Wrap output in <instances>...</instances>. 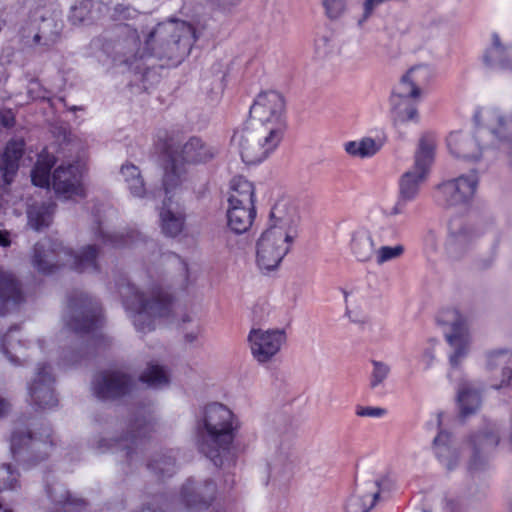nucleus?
Wrapping results in <instances>:
<instances>
[{
    "label": "nucleus",
    "mask_w": 512,
    "mask_h": 512,
    "mask_svg": "<svg viewBox=\"0 0 512 512\" xmlns=\"http://www.w3.org/2000/svg\"><path fill=\"white\" fill-rule=\"evenodd\" d=\"M197 37L195 28L179 19L147 25L141 34L133 30L117 42L114 62L137 72L142 70L141 62L152 57L177 66L189 55Z\"/></svg>",
    "instance_id": "f257e3e1"
},
{
    "label": "nucleus",
    "mask_w": 512,
    "mask_h": 512,
    "mask_svg": "<svg viewBox=\"0 0 512 512\" xmlns=\"http://www.w3.org/2000/svg\"><path fill=\"white\" fill-rule=\"evenodd\" d=\"M64 330L68 334L69 347H63L60 365L77 364L89 346L98 347L104 341L100 332L103 323L99 302L83 291H73L67 299L63 315Z\"/></svg>",
    "instance_id": "f03ea898"
},
{
    "label": "nucleus",
    "mask_w": 512,
    "mask_h": 512,
    "mask_svg": "<svg viewBox=\"0 0 512 512\" xmlns=\"http://www.w3.org/2000/svg\"><path fill=\"white\" fill-rule=\"evenodd\" d=\"M241 427L238 416L226 405L213 402L203 408L197 422L199 451L217 467L231 458L232 444Z\"/></svg>",
    "instance_id": "7ed1b4c3"
},
{
    "label": "nucleus",
    "mask_w": 512,
    "mask_h": 512,
    "mask_svg": "<svg viewBox=\"0 0 512 512\" xmlns=\"http://www.w3.org/2000/svg\"><path fill=\"white\" fill-rule=\"evenodd\" d=\"M443 413L435 417V425L439 429L433 441V451L438 461L449 471L454 470L464 449H469L470 459L468 470L475 473L484 469L488 463L490 453L499 444V435L495 424L485 423L482 430L472 433L464 444V447H457L452 435L441 429Z\"/></svg>",
    "instance_id": "20e7f679"
},
{
    "label": "nucleus",
    "mask_w": 512,
    "mask_h": 512,
    "mask_svg": "<svg viewBox=\"0 0 512 512\" xmlns=\"http://www.w3.org/2000/svg\"><path fill=\"white\" fill-rule=\"evenodd\" d=\"M477 126L476 135L463 131L452 132L447 138L450 153L465 161H477L483 154L485 145L478 138L490 136L498 140L512 155V134L505 135L506 130H512V116L505 119L496 108H481L474 114Z\"/></svg>",
    "instance_id": "39448f33"
},
{
    "label": "nucleus",
    "mask_w": 512,
    "mask_h": 512,
    "mask_svg": "<svg viewBox=\"0 0 512 512\" xmlns=\"http://www.w3.org/2000/svg\"><path fill=\"white\" fill-rule=\"evenodd\" d=\"M118 290L123 306L139 333L152 331L156 320L172 322L173 297L161 285L151 284L146 294L127 281L119 283Z\"/></svg>",
    "instance_id": "423d86ee"
},
{
    "label": "nucleus",
    "mask_w": 512,
    "mask_h": 512,
    "mask_svg": "<svg viewBox=\"0 0 512 512\" xmlns=\"http://www.w3.org/2000/svg\"><path fill=\"white\" fill-rule=\"evenodd\" d=\"M98 256L97 244H87L75 252L58 240L46 238L35 244L32 263L43 274H51L60 266H68L78 273H97Z\"/></svg>",
    "instance_id": "0eeeda50"
},
{
    "label": "nucleus",
    "mask_w": 512,
    "mask_h": 512,
    "mask_svg": "<svg viewBox=\"0 0 512 512\" xmlns=\"http://www.w3.org/2000/svg\"><path fill=\"white\" fill-rule=\"evenodd\" d=\"M175 139L172 136H166L162 145V150L169 157L165 166L163 176V189L165 198L159 212L160 227L162 232L169 237L178 236L185 223V210L178 200H174L182 190L185 181V168L179 164L173 157L175 150Z\"/></svg>",
    "instance_id": "6e6552de"
},
{
    "label": "nucleus",
    "mask_w": 512,
    "mask_h": 512,
    "mask_svg": "<svg viewBox=\"0 0 512 512\" xmlns=\"http://www.w3.org/2000/svg\"><path fill=\"white\" fill-rule=\"evenodd\" d=\"M55 163V156L44 148L38 154L35 166L31 171L32 183L41 188H49L52 183L55 193L65 199L85 197V189L82 184V164L79 161L62 163L51 175V168Z\"/></svg>",
    "instance_id": "1a4fd4ad"
},
{
    "label": "nucleus",
    "mask_w": 512,
    "mask_h": 512,
    "mask_svg": "<svg viewBox=\"0 0 512 512\" xmlns=\"http://www.w3.org/2000/svg\"><path fill=\"white\" fill-rule=\"evenodd\" d=\"M433 77L427 65H417L404 74L390 96L391 114L395 125L418 122V103Z\"/></svg>",
    "instance_id": "9d476101"
},
{
    "label": "nucleus",
    "mask_w": 512,
    "mask_h": 512,
    "mask_svg": "<svg viewBox=\"0 0 512 512\" xmlns=\"http://www.w3.org/2000/svg\"><path fill=\"white\" fill-rule=\"evenodd\" d=\"M63 27L61 13L57 9L52 5H37L30 9L19 36L25 46L44 53L59 43Z\"/></svg>",
    "instance_id": "9b49d317"
},
{
    "label": "nucleus",
    "mask_w": 512,
    "mask_h": 512,
    "mask_svg": "<svg viewBox=\"0 0 512 512\" xmlns=\"http://www.w3.org/2000/svg\"><path fill=\"white\" fill-rule=\"evenodd\" d=\"M435 146L432 135L426 134L421 137L414 156V164L399 179V196L391 214L404 213L407 204L417 198L433 164Z\"/></svg>",
    "instance_id": "f8f14e48"
},
{
    "label": "nucleus",
    "mask_w": 512,
    "mask_h": 512,
    "mask_svg": "<svg viewBox=\"0 0 512 512\" xmlns=\"http://www.w3.org/2000/svg\"><path fill=\"white\" fill-rule=\"evenodd\" d=\"M283 137L265 127H245L234 132L231 145L238 150L241 159L248 165L258 164L273 153Z\"/></svg>",
    "instance_id": "ddd939ff"
},
{
    "label": "nucleus",
    "mask_w": 512,
    "mask_h": 512,
    "mask_svg": "<svg viewBox=\"0 0 512 512\" xmlns=\"http://www.w3.org/2000/svg\"><path fill=\"white\" fill-rule=\"evenodd\" d=\"M437 321L440 325L446 327L444 334L447 342L453 348L449 355L451 370L448 372V378L453 380L462 361L466 358L470 348V335L467 329L465 318L457 309L447 308L442 310Z\"/></svg>",
    "instance_id": "4468645a"
},
{
    "label": "nucleus",
    "mask_w": 512,
    "mask_h": 512,
    "mask_svg": "<svg viewBox=\"0 0 512 512\" xmlns=\"http://www.w3.org/2000/svg\"><path fill=\"white\" fill-rule=\"evenodd\" d=\"M11 453L15 461L30 468L45 459L53 448L52 431L44 426L39 433L13 431L10 439Z\"/></svg>",
    "instance_id": "2eb2a0df"
},
{
    "label": "nucleus",
    "mask_w": 512,
    "mask_h": 512,
    "mask_svg": "<svg viewBox=\"0 0 512 512\" xmlns=\"http://www.w3.org/2000/svg\"><path fill=\"white\" fill-rule=\"evenodd\" d=\"M285 101L283 96L276 91H266L258 94L250 107L252 126L265 127L268 131L281 137L286 130L284 116Z\"/></svg>",
    "instance_id": "dca6fc26"
},
{
    "label": "nucleus",
    "mask_w": 512,
    "mask_h": 512,
    "mask_svg": "<svg viewBox=\"0 0 512 512\" xmlns=\"http://www.w3.org/2000/svg\"><path fill=\"white\" fill-rule=\"evenodd\" d=\"M153 427L154 424L144 413L129 422L127 433L124 436L109 440L104 437L100 438L93 447L98 453L122 451L129 461H133L138 454V449L153 431Z\"/></svg>",
    "instance_id": "f3484780"
},
{
    "label": "nucleus",
    "mask_w": 512,
    "mask_h": 512,
    "mask_svg": "<svg viewBox=\"0 0 512 512\" xmlns=\"http://www.w3.org/2000/svg\"><path fill=\"white\" fill-rule=\"evenodd\" d=\"M479 177L475 170L440 183L435 192L438 205L445 208L468 206L478 189Z\"/></svg>",
    "instance_id": "a211bd4d"
},
{
    "label": "nucleus",
    "mask_w": 512,
    "mask_h": 512,
    "mask_svg": "<svg viewBox=\"0 0 512 512\" xmlns=\"http://www.w3.org/2000/svg\"><path fill=\"white\" fill-rule=\"evenodd\" d=\"M294 239L275 229H266L257 242L256 263L261 270L271 271L279 266L290 251Z\"/></svg>",
    "instance_id": "6ab92c4d"
},
{
    "label": "nucleus",
    "mask_w": 512,
    "mask_h": 512,
    "mask_svg": "<svg viewBox=\"0 0 512 512\" xmlns=\"http://www.w3.org/2000/svg\"><path fill=\"white\" fill-rule=\"evenodd\" d=\"M135 385V380L127 373L107 370L95 375L92 392L100 400H114L130 395Z\"/></svg>",
    "instance_id": "aec40b11"
},
{
    "label": "nucleus",
    "mask_w": 512,
    "mask_h": 512,
    "mask_svg": "<svg viewBox=\"0 0 512 512\" xmlns=\"http://www.w3.org/2000/svg\"><path fill=\"white\" fill-rule=\"evenodd\" d=\"M285 341L286 334L281 329H252L248 335L251 354L260 364L276 356Z\"/></svg>",
    "instance_id": "412c9836"
},
{
    "label": "nucleus",
    "mask_w": 512,
    "mask_h": 512,
    "mask_svg": "<svg viewBox=\"0 0 512 512\" xmlns=\"http://www.w3.org/2000/svg\"><path fill=\"white\" fill-rule=\"evenodd\" d=\"M54 382L51 367L45 363L39 364L35 376L28 384V393L33 405L41 409H50L57 405Z\"/></svg>",
    "instance_id": "4be33fe9"
},
{
    "label": "nucleus",
    "mask_w": 512,
    "mask_h": 512,
    "mask_svg": "<svg viewBox=\"0 0 512 512\" xmlns=\"http://www.w3.org/2000/svg\"><path fill=\"white\" fill-rule=\"evenodd\" d=\"M269 220L267 229H275L294 240L298 237L300 216L297 207L289 199L282 198L273 205Z\"/></svg>",
    "instance_id": "5701e85b"
},
{
    "label": "nucleus",
    "mask_w": 512,
    "mask_h": 512,
    "mask_svg": "<svg viewBox=\"0 0 512 512\" xmlns=\"http://www.w3.org/2000/svg\"><path fill=\"white\" fill-rule=\"evenodd\" d=\"M93 239L99 242L104 247L110 248H124V247H137L140 244L150 245L154 247L156 244L142 235L134 228H128L117 233L107 232L102 224L97 220L96 226L93 228Z\"/></svg>",
    "instance_id": "b1692460"
},
{
    "label": "nucleus",
    "mask_w": 512,
    "mask_h": 512,
    "mask_svg": "<svg viewBox=\"0 0 512 512\" xmlns=\"http://www.w3.org/2000/svg\"><path fill=\"white\" fill-rule=\"evenodd\" d=\"M215 492L216 486L212 481L195 483L193 480L188 479L182 486L180 497L188 510L201 511L208 507Z\"/></svg>",
    "instance_id": "393cba45"
},
{
    "label": "nucleus",
    "mask_w": 512,
    "mask_h": 512,
    "mask_svg": "<svg viewBox=\"0 0 512 512\" xmlns=\"http://www.w3.org/2000/svg\"><path fill=\"white\" fill-rule=\"evenodd\" d=\"M380 491L378 480H368L357 484L345 502L344 511L369 512L379 499Z\"/></svg>",
    "instance_id": "a878e982"
},
{
    "label": "nucleus",
    "mask_w": 512,
    "mask_h": 512,
    "mask_svg": "<svg viewBox=\"0 0 512 512\" xmlns=\"http://www.w3.org/2000/svg\"><path fill=\"white\" fill-rule=\"evenodd\" d=\"M111 0H78L71 7L69 21L72 25H87L98 20L110 10Z\"/></svg>",
    "instance_id": "bb28decb"
},
{
    "label": "nucleus",
    "mask_w": 512,
    "mask_h": 512,
    "mask_svg": "<svg viewBox=\"0 0 512 512\" xmlns=\"http://www.w3.org/2000/svg\"><path fill=\"white\" fill-rule=\"evenodd\" d=\"M50 507L46 512H84L86 503L83 499L72 497L61 483L46 486Z\"/></svg>",
    "instance_id": "cd10ccee"
},
{
    "label": "nucleus",
    "mask_w": 512,
    "mask_h": 512,
    "mask_svg": "<svg viewBox=\"0 0 512 512\" xmlns=\"http://www.w3.org/2000/svg\"><path fill=\"white\" fill-rule=\"evenodd\" d=\"M487 369L494 371L501 369L500 382H491L490 386L494 389H500L506 385H512V350L498 349L487 353Z\"/></svg>",
    "instance_id": "c85d7f7f"
},
{
    "label": "nucleus",
    "mask_w": 512,
    "mask_h": 512,
    "mask_svg": "<svg viewBox=\"0 0 512 512\" xmlns=\"http://www.w3.org/2000/svg\"><path fill=\"white\" fill-rule=\"evenodd\" d=\"M25 142L22 138L11 139L0 156V171L3 180L9 184L19 167V160L24 153Z\"/></svg>",
    "instance_id": "c756f323"
},
{
    "label": "nucleus",
    "mask_w": 512,
    "mask_h": 512,
    "mask_svg": "<svg viewBox=\"0 0 512 512\" xmlns=\"http://www.w3.org/2000/svg\"><path fill=\"white\" fill-rule=\"evenodd\" d=\"M23 301L19 282L8 271L0 269V315H4L10 306H16Z\"/></svg>",
    "instance_id": "7c9ffc66"
},
{
    "label": "nucleus",
    "mask_w": 512,
    "mask_h": 512,
    "mask_svg": "<svg viewBox=\"0 0 512 512\" xmlns=\"http://www.w3.org/2000/svg\"><path fill=\"white\" fill-rule=\"evenodd\" d=\"M386 143V136L378 134L375 137H362L347 141L343 144L344 151L351 157L366 159L376 155Z\"/></svg>",
    "instance_id": "2f4dec72"
},
{
    "label": "nucleus",
    "mask_w": 512,
    "mask_h": 512,
    "mask_svg": "<svg viewBox=\"0 0 512 512\" xmlns=\"http://www.w3.org/2000/svg\"><path fill=\"white\" fill-rule=\"evenodd\" d=\"M217 150L199 137L193 136L182 146L181 158L186 163L202 164L212 160Z\"/></svg>",
    "instance_id": "473e14b6"
},
{
    "label": "nucleus",
    "mask_w": 512,
    "mask_h": 512,
    "mask_svg": "<svg viewBox=\"0 0 512 512\" xmlns=\"http://www.w3.org/2000/svg\"><path fill=\"white\" fill-rule=\"evenodd\" d=\"M483 60L491 68L512 71V48L502 44L498 34H492V43L484 53Z\"/></svg>",
    "instance_id": "72a5a7b5"
},
{
    "label": "nucleus",
    "mask_w": 512,
    "mask_h": 512,
    "mask_svg": "<svg viewBox=\"0 0 512 512\" xmlns=\"http://www.w3.org/2000/svg\"><path fill=\"white\" fill-rule=\"evenodd\" d=\"M226 217L229 229L236 234H243L251 228L255 220L256 207L255 205H231L227 208Z\"/></svg>",
    "instance_id": "f704fd0d"
},
{
    "label": "nucleus",
    "mask_w": 512,
    "mask_h": 512,
    "mask_svg": "<svg viewBox=\"0 0 512 512\" xmlns=\"http://www.w3.org/2000/svg\"><path fill=\"white\" fill-rule=\"evenodd\" d=\"M255 187L252 182L243 176H235L229 183L227 194L228 206L231 205H255Z\"/></svg>",
    "instance_id": "c9c22d12"
},
{
    "label": "nucleus",
    "mask_w": 512,
    "mask_h": 512,
    "mask_svg": "<svg viewBox=\"0 0 512 512\" xmlns=\"http://www.w3.org/2000/svg\"><path fill=\"white\" fill-rule=\"evenodd\" d=\"M481 400V393L473 383L463 382L459 385L457 402L462 417L474 414L480 408Z\"/></svg>",
    "instance_id": "e433bc0d"
},
{
    "label": "nucleus",
    "mask_w": 512,
    "mask_h": 512,
    "mask_svg": "<svg viewBox=\"0 0 512 512\" xmlns=\"http://www.w3.org/2000/svg\"><path fill=\"white\" fill-rule=\"evenodd\" d=\"M477 237L476 231L469 226L460 227L458 230L451 228L446 242L447 252L451 257L457 258Z\"/></svg>",
    "instance_id": "4c0bfd02"
},
{
    "label": "nucleus",
    "mask_w": 512,
    "mask_h": 512,
    "mask_svg": "<svg viewBox=\"0 0 512 512\" xmlns=\"http://www.w3.org/2000/svg\"><path fill=\"white\" fill-rule=\"evenodd\" d=\"M350 249L358 261H370L376 252L371 233L365 229L355 231L351 238Z\"/></svg>",
    "instance_id": "58836bf2"
},
{
    "label": "nucleus",
    "mask_w": 512,
    "mask_h": 512,
    "mask_svg": "<svg viewBox=\"0 0 512 512\" xmlns=\"http://www.w3.org/2000/svg\"><path fill=\"white\" fill-rule=\"evenodd\" d=\"M25 344L20 339L17 326L11 327L1 338V350L13 365H20V357L24 356Z\"/></svg>",
    "instance_id": "ea45409f"
},
{
    "label": "nucleus",
    "mask_w": 512,
    "mask_h": 512,
    "mask_svg": "<svg viewBox=\"0 0 512 512\" xmlns=\"http://www.w3.org/2000/svg\"><path fill=\"white\" fill-rule=\"evenodd\" d=\"M55 207L52 201L29 206L27 210L29 225L36 231L48 227L52 222Z\"/></svg>",
    "instance_id": "a19ab883"
},
{
    "label": "nucleus",
    "mask_w": 512,
    "mask_h": 512,
    "mask_svg": "<svg viewBox=\"0 0 512 512\" xmlns=\"http://www.w3.org/2000/svg\"><path fill=\"white\" fill-rule=\"evenodd\" d=\"M120 174L126 188L133 197L144 198L148 195L145 183L139 168L133 164H124L121 167Z\"/></svg>",
    "instance_id": "79ce46f5"
},
{
    "label": "nucleus",
    "mask_w": 512,
    "mask_h": 512,
    "mask_svg": "<svg viewBox=\"0 0 512 512\" xmlns=\"http://www.w3.org/2000/svg\"><path fill=\"white\" fill-rule=\"evenodd\" d=\"M293 476V463L286 457H278L269 464V481L273 484H285Z\"/></svg>",
    "instance_id": "37998d69"
},
{
    "label": "nucleus",
    "mask_w": 512,
    "mask_h": 512,
    "mask_svg": "<svg viewBox=\"0 0 512 512\" xmlns=\"http://www.w3.org/2000/svg\"><path fill=\"white\" fill-rule=\"evenodd\" d=\"M140 380L150 388L159 389L168 385L169 376L164 367L150 363L141 374Z\"/></svg>",
    "instance_id": "c03bdc74"
},
{
    "label": "nucleus",
    "mask_w": 512,
    "mask_h": 512,
    "mask_svg": "<svg viewBox=\"0 0 512 512\" xmlns=\"http://www.w3.org/2000/svg\"><path fill=\"white\" fill-rule=\"evenodd\" d=\"M148 468L160 477L173 475L176 469V460L172 455H162L149 462Z\"/></svg>",
    "instance_id": "a18cd8bd"
},
{
    "label": "nucleus",
    "mask_w": 512,
    "mask_h": 512,
    "mask_svg": "<svg viewBox=\"0 0 512 512\" xmlns=\"http://www.w3.org/2000/svg\"><path fill=\"white\" fill-rule=\"evenodd\" d=\"M371 366L369 385L372 389H376L384 384L391 368L389 364L379 360H371Z\"/></svg>",
    "instance_id": "49530a36"
},
{
    "label": "nucleus",
    "mask_w": 512,
    "mask_h": 512,
    "mask_svg": "<svg viewBox=\"0 0 512 512\" xmlns=\"http://www.w3.org/2000/svg\"><path fill=\"white\" fill-rule=\"evenodd\" d=\"M18 473L12 470L11 465L4 464L0 467V492L14 490L18 487Z\"/></svg>",
    "instance_id": "de8ad7c7"
},
{
    "label": "nucleus",
    "mask_w": 512,
    "mask_h": 512,
    "mask_svg": "<svg viewBox=\"0 0 512 512\" xmlns=\"http://www.w3.org/2000/svg\"><path fill=\"white\" fill-rule=\"evenodd\" d=\"M403 252H404V247L402 245L381 246L375 252L376 262H377V264L382 265L385 262L399 258L403 254Z\"/></svg>",
    "instance_id": "09e8293b"
},
{
    "label": "nucleus",
    "mask_w": 512,
    "mask_h": 512,
    "mask_svg": "<svg viewBox=\"0 0 512 512\" xmlns=\"http://www.w3.org/2000/svg\"><path fill=\"white\" fill-rule=\"evenodd\" d=\"M165 257L171 265L178 266L181 277L179 288L184 290L189 285V271L187 263L174 253H169L165 255Z\"/></svg>",
    "instance_id": "8fccbe9b"
},
{
    "label": "nucleus",
    "mask_w": 512,
    "mask_h": 512,
    "mask_svg": "<svg viewBox=\"0 0 512 512\" xmlns=\"http://www.w3.org/2000/svg\"><path fill=\"white\" fill-rule=\"evenodd\" d=\"M326 15L331 20L339 19L346 11V0H322Z\"/></svg>",
    "instance_id": "3c124183"
},
{
    "label": "nucleus",
    "mask_w": 512,
    "mask_h": 512,
    "mask_svg": "<svg viewBox=\"0 0 512 512\" xmlns=\"http://www.w3.org/2000/svg\"><path fill=\"white\" fill-rule=\"evenodd\" d=\"M387 413L386 409L372 406H357L356 415L359 417L382 418Z\"/></svg>",
    "instance_id": "603ef678"
},
{
    "label": "nucleus",
    "mask_w": 512,
    "mask_h": 512,
    "mask_svg": "<svg viewBox=\"0 0 512 512\" xmlns=\"http://www.w3.org/2000/svg\"><path fill=\"white\" fill-rule=\"evenodd\" d=\"M328 36H320L315 40V48L318 54L326 55L331 51V43Z\"/></svg>",
    "instance_id": "864d4df0"
},
{
    "label": "nucleus",
    "mask_w": 512,
    "mask_h": 512,
    "mask_svg": "<svg viewBox=\"0 0 512 512\" xmlns=\"http://www.w3.org/2000/svg\"><path fill=\"white\" fill-rule=\"evenodd\" d=\"M208 1L213 7L226 12V11L231 10V8L235 7L239 3L240 0H208Z\"/></svg>",
    "instance_id": "5fc2aeb1"
},
{
    "label": "nucleus",
    "mask_w": 512,
    "mask_h": 512,
    "mask_svg": "<svg viewBox=\"0 0 512 512\" xmlns=\"http://www.w3.org/2000/svg\"><path fill=\"white\" fill-rule=\"evenodd\" d=\"M434 360L435 354L431 348L425 349L420 357V363L423 365L424 370L430 369L434 363Z\"/></svg>",
    "instance_id": "6e6d98bb"
},
{
    "label": "nucleus",
    "mask_w": 512,
    "mask_h": 512,
    "mask_svg": "<svg viewBox=\"0 0 512 512\" xmlns=\"http://www.w3.org/2000/svg\"><path fill=\"white\" fill-rule=\"evenodd\" d=\"M132 15V11L129 7H126L124 5H117L115 8H114V14H113V17H115L116 19H126V18H129L131 17Z\"/></svg>",
    "instance_id": "4d7b16f0"
},
{
    "label": "nucleus",
    "mask_w": 512,
    "mask_h": 512,
    "mask_svg": "<svg viewBox=\"0 0 512 512\" xmlns=\"http://www.w3.org/2000/svg\"><path fill=\"white\" fill-rule=\"evenodd\" d=\"M200 332L201 328L198 324H196L191 332L185 333V340L189 343L194 342L198 338Z\"/></svg>",
    "instance_id": "13d9d810"
},
{
    "label": "nucleus",
    "mask_w": 512,
    "mask_h": 512,
    "mask_svg": "<svg viewBox=\"0 0 512 512\" xmlns=\"http://www.w3.org/2000/svg\"><path fill=\"white\" fill-rule=\"evenodd\" d=\"M1 124L5 127H11L14 124V116L10 112L2 113L0 115Z\"/></svg>",
    "instance_id": "bf43d9fd"
},
{
    "label": "nucleus",
    "mask_w": 512,
    "mask_h": 512,
    "mask_svg": "<svg viewBox=\"0 0 512 512\" xmlns=\"http://www.w3.org/2000/svg\"><path fill=\"white\" fill-rule=\"evenodd\" d=\"M11 244L10 233L7 230H0V246L8 247Z\"/></svg>",
    "instance_id": "052dcab7"
},
{
    "label": "nucleus",
    "mask_w": 512,
    "mask_h": 512,
    "mask_svg": "<svg viewBox=\"0 0 512 512\" xmlns=\"http://www.w3.org/2000/svg\"><path fill=\"white\" fill-rule=\"evenodd\" d=\"M9 409V404L4 399L0 398V417L3 416Z\"/></svg>",
    "instance_id": "680f3d73"
},
{
    "label": "nucleus",
    "mask_w": 512,
    "mask_h": 512,
    "mask_svg": "<svg viewBox=\"0 0 512 512\" xmlns=\"http://www.w3.org/2000/svg\"><path fill=\"white\" fill-rule=\"evenodd\" d=\"M193 321V317L190 313H184L182 316H181V323L184 325L186 323H189V322H192Z\"/></svg>",
    "instance_id": "e2e57ef3"
},
{
    "label": "nucleus",
    "mask_w": 512,
    "mask_h": 512,
    "mask_svg": "<svg viewBox=\"0 0 512 512\" xmlns=\"http://www.w3.org/2000/svg\"><path fill=\"white\" fill-rule=\"evenodd\" d=\"M3 499H0V511L2 512H12V506L10 504L2 503Z\"/></svg>",
    "instance_id": "0e129e2a"
},
{
    "label": "nucleus",
    "mask_w": 512,
    "mask_h": 512,
    "mask_svg": "<svg viewBox=\"0 0 512 512\" xmlns=\"http://www.w3.org/2000/svg\"><path fill=\"white\" fill-rule=\"evenodd\" d=\"M105 425H106V429H109L113 426L112 422L108 421V420L105 421Z\"/></svg>",
    "instance_id": "69168bd1"
},
{
    "label": "nucleus",
    "mask_w": 512,
    "mask_h": 512,
    "mask_svg": "<svg viewBox=\"0 0 512 512\" xmlns=\"http://www.w3.org/2000/svg\"><path fill=\"white\" fill-rule=\"evenodd\" d=\"M452 505H453V502H452V501H448V502L446 503V507H447V508H449V507H450V506H452ZM451 510H453V507H451Z\"/></svg>",
    "instance_id": "338daca9"
}]
</instances>
